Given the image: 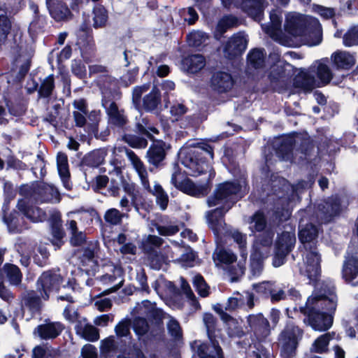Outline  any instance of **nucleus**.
Instances as JSON below:
<instances>
[{
  "label": "nucleus",
  "instance_id": "obj_14",
  "mask_svg": "<svg viewBox=\"0 0 358 358\" xmlns=\"http://www.w3.org/2000/svg\"><path fill=\"white\" fill-rule=\"evenodd\" d=\"M309 18L296 14H289L286 17L285 31L292 36L301 37L308 25Z\"/></svg>",
  "mask_w": 358,
  "mask_h": 358
},
{
  "label": "nucleus",
  "instance_id": "obj_4",
  "mask_svg": "<svg viewBox=\"0 0 358 358\" xmlns=\"http://www.w3.org/2000/svg\"><path fill=\"white\" fill-rule=\"evenodd\" d=\"M303 330L293 323H287L278 338L280 354L283 358H292L296 354L299 341L302 338Z\"/></svg>",
  "mask_w": 358,
  "mask_h": 358
},
{
  "label": "nucleus",
  "instance_id": "obj_59",
  "mask_svg": "<svg viewBox=\"0 0 358 358\" xmlns=\"http://www.w3.org/2000/svg\"><path fill=\"white\" fill-rule=\"evenodd\" d=\"M167 329L173 337L180 338L182 336V330L179 322L173 317H171L167 323Z\"/></svg>",
  "mask_w": 358,
  "mask_h": 358
},
{
  "label": "nucleus",
  "instance_id": "obj_37",
  "mask_svg": "<svg viewBox=\"0 0 358 358\" xmlns=\"http://www.w3.org/2000/svg\"><path fill=\"white\" fill-rule=\"evenodd\" d=\"M42 201H59V194L57 189L49 185H42L39 187Z\"/></svg>",
  "mask_w": 358,
  "mask_h": 358
},
{
  "label": "nucleus",
  "instance_id": "obj_55",
  "mask_svg": "<svg viewBox=\"0 0 358 358\" xmlns=\"http://www.w3.org/2000/svg\"><path fill=\"white\" fill-rule=\"evenodd\" d=\"M133 329L138 336H143L148 331L149 325L145 319L137 317L133 322Z\"/></svg>",
  "mask_w": 358,
  "mask_h": 358
},
{
  "label": "nucleus",
  "instance_id": "obj_52",
  "mask_svg": "<svg viewBox=\"0 0 358 358\" xmlns=\"http://www.w3.org/2000/svg\"><path fill=\"white\" fill-rule=\"evenodd\" d=\"M157 230L162 236H172L179 231V227L177 224L170 222L163 224H157Z\"/></svg>",
  "mask_w": 358,
  "mask_h": 358
},
{
  "label": "nucleus",
  "instance_id": "obj_60",
  "mask_svg": "<svg viewBox=\"0 0 358 358\" xmlns=\"http://www.w3.org/2000/svg\"><path fill=\"white\" fill-rule=\"evenodd\" d=\"M125 141L132 148H144L147 146L148 142L145 139L136 136H126Z\"/></svg>",
  "mask_w": 358,
  "mask_h": 358
},
{
  "label": "nucleus",
  "instance_id": "obj_27",
  "mask_svg": "<svg viewBox=\"0 0 358 358\" xmlns=\"http://www.w3.org/2000/svg\"><path fill=\"white\" fill-rule=\"evenodd\" d=\"M182 65L188 72L195 73L206 66V59L201 55H192L183 59Z\"/></svg>",
  "mask_w": 358,
  "mask_h": 358
},
{
  "label": "nucleus",
  "instance_id": "obj_53",
  "mask_svg": "<svg viewBox=\"0 0 358 358\" xmlns=\"http://www.w3.org/2000/svg\"><path fill=\"white\" fill-rule=\"evenodd\" d=\"M266 289H268L271 294V300L278 301L282 300L285 296V293L282 289H275L271 282H266L262 284Z\"/></svg>",
  "mask_w": 358,
  "mask_h": 358
},
{
  "label": "nucleus",
  "instance_id": "obj_11",
  "mask_svg": "<svg viewBox=\"0 0 358 358\" xmlns=\"http://www.w3.org/2000/svg\"><path fill=\"white\" fill-rule=\"evenodd\" d=\"M64 329L65 326L61 322L46 320L35 329L34 334L42 340H53L57 338Z\"/></svg>",
  "mask_w": 358,
  "mask_h": 358
},
{
  "label": "nucleus",
  "instance_id": "obj_64",
  "mask_svg": "<svg viewBox=\"0 0 358 358\" xmlns=\"http://www.w3.org/2000/svg\"><path fill=\"white\" fill-rule=\"evenodd\" d=\"M219 259L226 264L233 263L236 260V255L227 250H220L217 253Z\"/></svg>",
  "mask_w": 358,
  "mask_h": 358
},
{
  "label": "nucleus",
  "instance_id": "obj_23",
  "mask_svg": "<svg viewBox=\"0 0 358 358\" xmlns=\"http://www.w3.org/2000/svg\"><path fill=\"white\" fill-rule=\"evenodd\" d=\"M76 334L89 341H96L99 338V330L94 326L86 322V320H79L75 326Z\"/></svg>",
  "mask_w": 358,
  "mask_h": 358
},
{
  "label": "nucleus",
  "instance_id": "obj_58",
  "mask_svg": "<svg viewBox=\"0 0 358 358\" xmlns=\"http://www.w3.org/2000/svg\"><path fill=\"white\" fill-rule=\"evenodd\" d=\"M25 305L31 308L36 309L40 305V297L36 296L34 291L28 292L23 297Z\"/></svg>",
  "mask_w": 358,
  "mask_h": 358
},
{
  "label": "nucleus",
  "instance_id": "obj_62",
  "mask_svg": "<svg viewBox=\"0 0 358 358\" xmlns=\"http://www.w3.org/2000/svg\"><path fill=\"white\" fill-rule=\"evenodd\" d=\"M194 260L195 255L189 249L186 250V252L182 254L179 259L184 266H192Z\"/></svg>",
  "mask_w": 358,
  "mask_h": 358
},
{
  "label": "nucleus",
  "instance_id": "obj_40",
  "mask_svg": "<svg viewBox=\"0 0 358 358\" xmlns=\"http://www.w3.org/2000/svg\"><path fill=\"white\" fill-rule=\"evenodd\" d=\"M238 24V19L233 15H225L222 17L218 22L216 30L222 35L228 29L236 27Z\"/></svg>",
  "mask_w": 358,
  "mask_h": 358
},
{
  "label": "nucleus",
  "instance_id": "obj_30",
  "mask_svg": "<svg viewBox=\"0 0 358 358\" xmlns=\"http://www.w3.org/2000/svg\"><path fill=\"white\" fill-rule=\"evenodd\" d=\"M334 64L340 69H350L355 64L353 55L346 52H335L331 56Z\"/></svg>",
  "mask_w": 358,
  "mask_h": 358
},
{
  "label": "nucleus",
  "instance_id": "obj_29",
  "mask_svg": "<svg viewBox=\"0 0 358 358\" xmlns=\"http://www.w3.org/2000/svg\"><path fill=\"white\" fill-rule=\"evenodd\" d=\"M335 336L334 332H328L320 336L313 343L310 350L312 352L322 354L326 353L329 351V344Z\"/></svg>",
  "mask_w": 358,
  "mask_h": 358
},
{
  "label": "nucleus",
  "instance_id": "obj_48",
  "mask_svg": "<svg viewBox=\"0 0 358 358\" xmlns=\"http://www.w3.org/2000/svg\"><path fill=\"white\" fill-rule=\"evenodd\" d=\"M20 218L16 213H10L5 217V222L8 226V230L13 233L20 232L22 230L23 227L20 224Z\"/></svg>",
  "mask_w": 358,
  "mask_h": 358
},
{
  "label": "nucleus",
  "instance_id": "obj_12",
  "mask_svg": "<svg viewBox=\"0 0 358 358\" xmlns=\"http://www.w3.org/2000/svg\"><path fill=\"white\" fill-rule=\"evenodd\" d=\"M247 321L251 330L259 340H264L270 335L269 322L262 314L250 315Z\"/></svg>",
  "mask_w": 358,
  "mask_h": 358
},
{
  "label": "nucleus",
  "instance_id": "obj_24",
  "mask_svg": "<svg viewBox=\"0 0 358 358\" xmlns=\"http://www.w3.org/2000/svg\"><path fill=\"white\" fill-rule=\"evenodd\" d=\"M166 144L163 141L155 142L148 150V162L157 166L166 157Z\"/></svg>",
  "mask_w": 358,
  "mask_h": 358
},
{
  "label": "nucleus",
  "instance_id": "obj_42",
  "mask_svg": "<svg viewBox=\"0 0 358 358\" xmlns=\"http://www.w3.org/2000/svg\"><path fill=\"white\" fill-rule=\"evenodd\" d=\"M94 27L95 28L105 26L108 20L107 10L103 6H96L94 9Z\"/></svg>",
  "mask_w": 358,
  "mask_h": 358
},
{
  "label": "nucleus",
  "instance_id": "obj_43",
  "mask_svg": "<svg viewBox=\"0 0 358 358\" xmlns=\"http://www.w3.org/2000/svg\"><path fill=\"white\" fill-rule=\"evenodd\" d=\"M55 87V80L52 75H50L43 79L41 83L38 93L41 96L48 97Z\"/></svg>",
  "mask_w": 358,
  "mask_h": 358
},
{
  "label": "nucleus",
  "instance_id": "obj_47",
  "mask_svg": "<svg viewBox=\"0 0 358 358\" xmlns=\"http://www.w3.org/2000/svg\"><path fill=\"white\" fill-rule=\"evenodd\" d=\"M124 216L125 214L120 213L117 209L110 208L106 212L104 220L110 224L117 225L121 223Z\"/></svg>",
  "mask_w": 358,
  "mask_h": 358
},
{
  "label": "nucleus",
  "instance_id": "obj_35",
  "mask_svg": "<svg viewBox=\"0 0 358 358\" xmlns=\"http://www.w3.org/2000/svg\"><path fill=\"white\" fill-rule=\"evenodd\" d=\"M3 271L11 285H18L20 284L22 274L17 266L6 264L3 266Z\"/></svg>",
  "mask_w": 358,
  "mask_h": 358
},
{
  "label": "nucleus",
  "instance_id": "obj_49",
  "mask_svg": "<svg viewBox=\"0 0 358 358\" xmlns=\"http://www.w3.org/2000/svg\"><path fill=\"white\" fill-rule=\"evenodd\" d=\"M193 283L196 290L201 296L206 297L208 295L209 287L201 275H196L194 278Z\"/></svg>",
  "mask_w": 358,
  "mask_h": 358
},
{
  "label": "nucleus",
  "instance_id": "obj_17",
  "mask_svg": "<svg viewBox=\"0 0 358 358\" xmlns=\"http://www.w3.org/2000/svg\"><path fill=\"white\" fill-rule=\"evenodd\" d=\"M273 234L268 232L257 239L253 245V251L251 255L255 258L266 259L271 252V247L273 243Z\"/></svg>",
  "mask_w": 358,
  "mask_h": 358
},
{
  "label": "nucleus",
  "instance_id": "obj_9",
  "mask_svg": "<svg viewBox=\"0 0 358 358\" xmlns=\"http://www.w3.org/2000/svg\"><path fill=\"white\" fill-rule=\"evenodd\" d=\"M295 242L296 236L294 232L285 231L278 236L273 262L274 266L278 267L284 264L285 257L292 250Z\"/></svg>",
  "mask_w": 358,
  "mask_h": 358
},
{
  "label": "nucleus",
  "instance_id": "obj_41",
  "mask_svg": "<svg viewBox=\"0 0 358 358\" xmlns=\"http://www.w3.org/2000/svg\"><path fill=\"white\" fill-rule=\"evenodd\" d=\"M317 75L320 82L324 85H327L331 81L332 73L329 66L324 63V61L317 62Z\"/></svg>",
  "mask_w": 358,
  "mask_h": 358
},
{
  "label": "nucleus",
  "instance_id": "obj_45",
  "mask_svg": "<svg viewBox=\"0 0 358 358\" xmlns=\"http://www.w3.org/2000/svg\"><path fill=\"white\" fill-rule=\"evenodd\" d=\"M188 44L190 46L198 47L205 43L208 38V35L200 31L191 32L187 36Z\"/></svg>",
  "mask_w": 358,
  "mask_h": 358
},
{
  "label": "nucleus",
  "instance_id": "obj_22",
  "mask_svg": "<svg viewBox=\"0 0 358 358\" xmlns=\"http://www.w3.org/2000/svg\"><path fill=\"white\" fill-rule=\"evenodd\" d=\"M210 343H201L197 348V354L200 358H223V352L215 338L210 340Z\"/></svg>",
  "mask_w": 358,
  "mask_h": 358
},
{
  "label": "nucleus",
  "instance_id": "obj_5",
  "mask_svg": "<svg viewBox=\"0 0 358 358\" xmlns=\"http://www.w3.org/2000/svg\"><path fill=\"white\" fill-rule=\"evenodd\" d=\"M303 250V262L299 265L300 273L310 282H315L320 276V255L315 245H305Z\"/></svg>",
  "mask_w": 358,
  "mask_h": 358
},
{
  "label": "nucleus",
  "instance_id": "obj_61",
  "mask_svg": "<svg viewBox=\"0 0 358 358\" xmlns=\"http://www.w3.org/2000/svg\"><path fill=\"white\" fill-rule=\"evenodd\" d=\"M323 208L324 209V213L325 214L329 217H333L339 211V203L337 201H329L325 202V204L323 206Z\"/></svg>",
  "mask_w": 358,
  "mask_h": 358
},
{
  "label": "nucleus",
  "instance_id": "obj_56",
  "mask_svg": "<svg viewBox=\"0 0 358 358\" xmlns=\"http://www.w3.org/2000/svg\"><path fill=\"white\" fill-rule=\"evenodd\" d=\"M63 315L67 321L71 323L76 322L78 324L79 320H83V319L80 318L77 310L71 304H69L65 307Z\"/></svg>",
  "mask_w": 358,
  "mask_h": 358
},
{
  "label": "nucleus",
  "instance_id": "obj_3",
  "mask_svg": "<svg viewBox=\"0 0 358 358\" xmlns=\"http://www.w3.org/2000/svg\"><path fill=\"white\" fill-rule=\"evenodd\" d=\"M125 152L133 168L137 173L143 189L156 197V202L162 210L166 209L169 203V196L162 187L158 183H155L153 188H152L148 178V173L144 163L132 150L125 149Z\"/></svg>",
  "mask_w": 358,
  "mask_h": 358
},
{
  "label": "nucleus",
  "instance_id": "obj_46",
  "mask_svg": "<svg viewBox=\"0 0 358 358\" xmlns=\"http://www.w3.org/2000/svg\"><path fill=\"white\" fill-rule=\"evenodd\" d=\"M162 239L157 236L149 235L145 240L143 241L142 247L143 250L150 254L153 251V248L159 247L162 244Z\"/></svg>",
  "mask_w": 358,
  "mask_h": 358
},
{
  "label": "nucleus",
  "instance_id": "obj_18",
  "mask_svg": "<svg viewBox=\"0 0 358 358\" xmlns=\"http://www.w3.org/2000/svg\"><path fill=\"white\" fill-rule=\"evenodd\" d=\"M234 85L231 76L226 72L218 71L213 73L210 79L211 87L218 92H226Z\"/></svg>",
  "mask_w": 358,
  "mask_h": 358
},
{
  "label": "nucleus",
  "instance_id": "obj_8",
  "mask_svg": "<svg viewBox=\"0 0 358 358\" xmlns=\"http://www.w3.org/2000/svg\"><path fill=\"white\" fill-rule=\"evenodd\" d=\"M64 280L60 274L46 271L43 273L37 280V290L42 299L48 300L50 294L52 292L59 290Z\"/></svg>",
  "mask_w": 358,
  "mask_h": 358
},
{
  "label": "nucleus",
  "instance_id": "obj_32",
  "mask_svg": "<svg viewBox=\"0 0 358 358\" xmlns=\"http://www.w3.org/2000/svg\"><path fill=\"white\" fill-rule=\"evenodd\" d=\"M33 358H62V355L59 349L38 345L33 349Z\"/></svg>",
  "mask_w": 358,
  "mask_h": 358
},
{
  "label": "nucleus",
  "instance_id": "obj_19",
  "mask_svg": "<svg viewBox=\"0 0 358 358\" xmlns=\"http://www.w3.org/2000/svg\"><path fill=\"white\" fill-rule=\"evenodd\" d=\"M46 3L51 16L56 21H66L72 17V14L67 4H65V1L55 2L53 0H47Z\"/></svg>",
  "mask_w": 358,
  "mask_h": 358
},
{
  "label": "nucleus",
  "instance_id": "obj_50",
  "mask_svg": "<svg viewBox=\"0 0 358 358\" xmlns=\"http://www.w3.org/2000/svg\"><path fill=\"white\" fill-rule=\"evenodd\" d=\"M203 320L207 329L209 340H212L213 338H215V318L210 313H205L203 317Z\"/></svg>",
  "mask_w": 358,
  "mask_h": 358
},
{
  "label": "nucleus",
  "instance_id": "obj_13",
  "mask_svg": "<svg viewBox=\"0 0 358 358\" xmlns=\"http://www.w3.org/2000/svg\"><path fill=\"white\" fill-rule=\"evenodd\" d=\"M308 299H313L315 306L327 314H331L333 316L338 305L337 296L334 293H329V295L313 292Z\"/></svg>",
  "mask_w": 358,
  "mask_h": 358
},
{
  "label": "nucleus",
  "instance_id": "obj_2",
  "mask_svg": "<svg viewBox=\"0 0 358 358\" xmlns=\"http://www.w3.org/2000/svg\"><path fill=\"white\" fill-rule=\"evenodd\" d=\"M239 190L238 185L226 182L220 184L214 194L208 199L207 203L209 207L222 206L221 208L208 212L206 215L209 227L215 234H217L224 229L225 224L223 216L232 207L234 203L233 198Z\"/></svg>",
  "mask_w": 358,
  "mask_h": 358
},
{
  "label": "nucleus",
  "instance_id": "obj_63",
  "mask_svg": "<svg viewBox=\"0 0 358 358\" xmlns=\"http://www.w3.org/2000/svg\"><path fill=\"white\" fill-rule=\"evenodd\" d=\"M263 259L255 258L253 255L250 257L251 271L254 275H259L263 269Z\"/></svg>",
  "mask_w": 358,
  "mask_h": 358
},
{
  "label": "nucleus",
  "instance_id": "obj_20",
  "mask_svg": "<svg viewBox=\"0 0 358 358\" xmlns=\"http://www.w3.org/2000/svg\"><path fill=\"white\" fill-rule=\"evenodd\" d=\"M17 207L24 216L34 222H43L46 219V214L43 210L38 207L30 206L25 200H20Z\"/></svg>",
  "mask_w": 358,
  "mask_h": 358
},
{
  "label": "nucleus",
  "instance_id": "obj_21",
  "mask_svg": "<svg viewBox=\"0 0 358 358\" xmlns=\"http://www.w3.org/2000/svg\"><path fill=\"white\" fill-rule=\"evenodd\" d=\"M343 278L352 286H358V258L348 257L343 269Z\"/></svg>",
  "mask_w": 358,
  "mask_h": 358
},
{
  "label": "nucleus",
  "instance_id": "obj_16",
  "mask_svg": "<svg viewBox=\"0 0 358 358\" xmlns=\"http://www.w3.org/2000/svg\"><path fill=\"white\" fill-rule=\"evenodd\" d=\"M247 40L242 34H234L229 38L224 47V52L229 58L238 56L245 51Z\"/></svg>",
  "mask_w": 358,
  "mask_h": 358
},
{
  "label": "nucleus",
  "instance_id": "obj_33",
  "mask_svg": "<svg viewBox=\"0 0 358 358\" xmlns=\"http://www.w3.org/2000/svg\"><path fill=\"white\" fill-rule=\"evenodd\" d=\"M107 113L109 116L110 122L112 124L117 127H122L126 124V117L123 114L122 110H119L115 103L112 102L110 103V106L107 109Z\"/></svg>",
  "mask_w": 358,
  "mask_h": 358
},
{
  "label": "nucleus",
  "instance_id": "obj_1",
  "mask_svg": "<svg viewBox=\"0 0 358 358\" xmlns=\"http://www.w3.org/2000/svg\"><path fill=\"white\" fill-rule=\"evenodd\" d=\"M200 150L207 152L211 159L213 158V150L211 146L206 144H198L182 147L180 151L182 164L187 168V173L193 177L201 174L206 176V182L196 185L184 173L177 169L171 176V183L179 190L192 196H203L210 191V181L215 176L210 165L200 157Z\"/></svg>",
  "mask_w": 358,
  "mask_h": 358
},
{
  "label": "nucleus",
  "instance_id": "obj_15",
  "mask_svg": "<svg viewBox=\"0 0 358 358\" xmlns=\"http://www.w3.org/2000/svg\"><path fill=\"white\" fill-rule=\"evenodd\" d=\"M303 43L309 46L317 45L322 41V30L319 21L315 18H309L308 25L303 36H301Z\"/></svg>",
  "mask_w": 358,
  "mask_h": 358
},
{
  "label": "nucleus",
  "instance_id": "obj_6",
  "mask_svg": "<svg viewBox=\"0 0 358 358\" xmlns=\"http://www.w3.org/2000/svg\"><path fill=\"white\" fill-rule=\"evenodd\" d=\"M149 85L145 84L133 90L132 101L136 108L140 109L143 107L145 110L150 111L156 109L161 103L160 92L157 87H154L152 91L143 97L141 103L142 94L149 90Z\"/></svg>",
  "mask_w": 358,
  "mask_h": 358
},
{
  "label": "nucleus",
  "instance_id": "obj_25",
  "mask_svg": "<svg viewBox=\"0 0 358 358\" xmlns=\"http://www.w3.org/2000/svg\"><path fill=\"white\" fill-rule=\"evenodd\" d=\"M294 85L304 92H310L315 87H319L313 75L309 72H301L298 73L294 80Z\"/></svg>",
  "mask_w": 358,
  "mask_h": 358
},
{
  "label": "nucleus",
  "instance_id": "obj_39",
  "mask_svg": "<svg viewBox=\"0 0 358 358\" xmlns=\"http://www.w3.org/2000/svg\"><path fill=\"white\" fill-rule=\"evenodd\" d=\"M250 229L252 231H261L264 229L266 225L265 217L262 213L257 212L249 217L248 222Z\"/></svg>",
  "mask_w": 358,
  "mask_h": 358
},
{
  "label": "nucleus",
  "instance_id": "obj_26",
  "mask_svg": "<svg viewBox=\"0 0 358 358\" xmlns=\"http://www.w3.org/2000/svg\"><path fill=\"white\" fill-rule=\"evenodd\" d=\"M136 308L138 314L145 315L150 319L160 320L163 315L162 310L157 308L155 303L148 300L142 301Z\"/></svg>",
  "mask_w": 358,
  "mask_h": 358
},
{
  "label": "nucleus",
  "instance_id": "obj_7",
  "mask_svg": "<svg viewBox=\"0 0 358 358\" xmlns=\"http://www.w3.org/2000/svg\"><path fill=\"white\" fill-rule=\"evenodd\" d=\"M304 313L308 317L309 324L316 331H323L329 329L333 324L334 317L327 314L315 306L313 299H308L304 308Z\"/></svg>",
  "mask_w": 358,
  "mask_h": 358
},
{
  "label": "nucleus",
  "instance_id": "obj_34",
  "mask_svg": "<svg viewBox=\"0 0 358 358\" xmlns=\"http://www.w3.org/2000/svg\"><path fill=\"white\" fill-rule=\"evenodd\" d=\"M317 229L312 224H307L305 227L302 228L299 231V239L303 245H315L314 240L317 236Z\"/></svg>",
  "mask_w": 358,
  "mask_h": 358
},
{
  "label": "nucleus",
  "instance_id": "obj_57",
  "mask_svg": "<svg viewBox=\"0 0 358 358\" xmlns=\"http://www.w3.org/2000/svg\"><path fill=\"white\" fill-rule=\"evenodd\" d=\"M101 280L103 283L112 285V287L110 288V292L118 289L122 285L123 282V280L120 277L117 278L114 275L109 274L103 275Z\"/></svg>",
  "mask_w": 358,
  "mask_h": 358
},
{
  "label": "nucleus",
  "instance_id": "obj_36",
  "mask_svg": "<svg viewBox=\"0 0 358 358\" xmlns=\"http://www.w3.org/2000/svg\"><path fill=\"white\" fill-rule=\"evenodd\" d=\"M294 143V139L292 137L285 138L278 149L277 154L278 157L282 160H290Z\"/></svg>",
  "mask_w": 358,
  "mask_h": 358
},
{
  "label": "nucleus",
  "instance_id": "obj_44",
  "mask_svg": "<svg viewBox=\"0 0 358 358\" xmlns=\"http://www.w3.org/2000/svg\"><path fill=\"white\" fill-rule=\"evenodd\" d=\"M231 235L234 241L238 245L242 257L245 259L248 255L246 235L238 231H232Z\"/></svg>",
  "mask_w": 358,
  "mask_h": 358
},
{
  "label": "nucleus",
  "instance_id": "obj_28",
  "mask_svg": "<svg viewBox=\"0 0 358 358\" xmlns=\"http://www.w3.org/2000/svg\"><path fill=\"white\" fill-rule=\"evenodd\" d=\"M244 10L256 21H260L264 10L262 0H245L243 3Z\"/></svg>",
  "mask_w": 358,
  "mask_h": 358
},
{
  "label": "nucleus",
  "instance_id": "obj_54",
  "mask_svg": "<svg viewBox=\"0 0 358 358\" xmlns=\"http://www.w3.org/2000/svg\"><path fill=\"white\" fill-rule=\"evenodd\" d=\"M11 28L9 19L5 15H0V44L3 43Z\"/></svg>",
  "mask_w": 358,
  "mask_h": 358
},
{
  "label": "nucleus",
  "instance_id": "obj_51",
  "mask_svg": "<svg viewBox=\"0 0 358 358\" xmlns=\"http://www.w3.org/2000/svg\"><path fill=\"white\" fill-rule=\"evenodd\" d=\"M343 43L346 46L358 45V26L351 27L343 36Z\"/></svg>",
  "mask_w": 358,
  "mask_h": 358
},
{
  "label": "nucleus",
  "instance_id": "obj_10",
  "mask_svg": "<svg viewBox=\"0 0 358 358\" xmlns=\"http://www.w3.org/2000/svg\"><path fill=\"white\" fill-rule=\"evenodd\" d=\"M281 18L280 13L275 10L272 11L270 14L271 24L262 25V28L274 41L283 45L289 46L292 45L291 38L282 32Z\"/></svg>",
  "mask_w": 358,
  "mask_h": 358
},
{
  "label": "nucleus",
  "instance_id": "obj_38",
  "mask_svg": "<svg viewBox=\"0 0 358 358\" xmlns=\"http://www.w3.org/2000/svg\"><path fill=\"white\" fill-rule=\"evenodd\" d=\"M265 54L263 50L254 49L250 52L248 60L250 65L255 69L262 68L264 65Z\"/></svg>",
  "mask_w": 358,
  "mask_h": 358
},
{
  "label": "nucleus",
  "instance_id": "obj_31",
  "mask_svg": "<svg viewBox=\"0 0 358 358\" xmlns=\"http://www.w3.org/2000/svg\"><path fill=\"white\" fill-rule=\"evenodd\" d=\"M57 169L63 183L66 189H70L68 182L70 176L67 156L64 153H59L57 157Z\"/></svg>",
  "mask_w": 358,
  "mask_h": 358
}]
</instances>
